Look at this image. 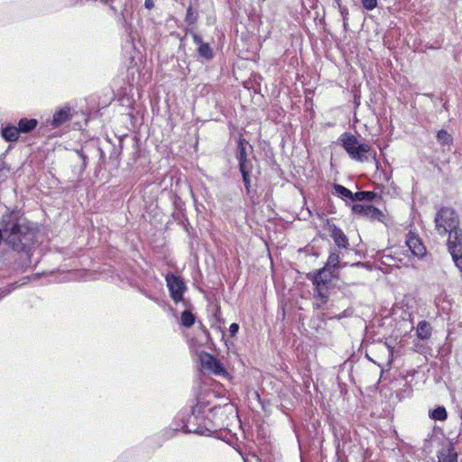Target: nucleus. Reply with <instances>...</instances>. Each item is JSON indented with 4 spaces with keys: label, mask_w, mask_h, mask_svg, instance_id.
I'll return each mask as SVG.
<instances>
[{
    "label": "nucleus",
    "mask_w": 462,
    "mask_h": 462,
    "mask_svg": "<svg viewBox=\"0 0 462 462\" xmlns=\"http://www.w3.org/2000/svg\"><path fill=\"white\" fill-rule=\"evenodd\" d=\"M223 408L219 405H210L209 402L199 399L192 408L191 414L183 426V430L187 433L210 436L216 430L213 428V420Z\"/></svg>",
    "instance_id": "f257e3e1"
},
{
    "label": "nucleus",
    "mask_w": 462,
    "mask_h": 462,
    "mask_svg": "<svg viewBox=\"0 0 462 462\" xmlns=\"http://www.w3.org/2000/svg\"><path fill=\"white\" fill-rule=\"evenodd\" d=\"M35 228L26 218H18L9 228L5 242L15 251H25L35 239Z\"/></svg>",
    "instance_id": "f03ea898"
},
{
    "label": "nucleus",
    "mask_w": 462,
    "mask_h": 462,
    "mask_svg": "<svg viewBox=\"0 0 462 462\" xmlns=\"http://www.w3.org/2000/svg\"><path fill=\"white\" fill-rule=\"evenodd\" d=\"M338 141L353 161L361 163L372 161L378 167L376 152L368 143H360L357 137L349 132L343 133Z\"/></svg>",
    "instance_id": "7ed1b4c3"
},
{
    "label": "nucleus",
    "mask_w": 462,
    "mask_h": 462,
    "mask_svg": "<svg viewBox=\"0 0 462 462\" xmlns=\"http://www.w3.org/2000/svg\"><path fill=\"white\" fill-rule=\"evenodd\" d=\"M434 224L435 231L443 237L460 228V218L454 208L442 207L435 215Z\"/></svg>",
    "instance_id": "20e7f679"
},
{
    "label": "nucleus",
    "mask_w": 462,
    "mask_h": 462,
    "mask_svg": "<svg viewBox=\"0 0 462 462\" xmlns=\"http://www.w3.org/2000/svg\"><path fill=\"white\" fill-rule=\"evenodd\" d=\"M447 248L457 268L462 272V228L448 235Z\"/></svg>",
    "instance_id": "39448f33"
},
{
    "label": "nucleus",
    "mask_w": 462,
    "mask_h": 462,
    "mask_svg": "<svg viewBox=\"0 0 462 462\" xmlns=\"http://www.w3.org/2000/svg\"><path fill=\"white\" fill-rule=\"evenodd\" d=\"M165 280L171 299L176 303L181 301L183 299V293L187 289L183 280L173 273H168Z\"/></svg>",
    "instance_id": "423d86ee"
},
{
    "label": "nucleus",
    "mask_w": 462,
    "mask_h": 462,
    "mask_svg": "<svg viewBox=\"0 0 462 462\" xmlns=\"http://www.w3.org/2000/svg\"><path fill=\"white\" fill-rule=\"evenodd\" d=\"M313 285L315 286L313 305L318 310H323L329 299L334 285L320 282H313Z\"/></svg>",
    "instance_id": "0eeeda50"
},
{
    "label": "nucleus",
    "mask_w": 462,
    "mask_h": 462,
    "mask_svg": "<svg viewBox=\"0 0 462 462\" xmlns=\"http://www.w3.org/2000/svg\"><path fill=\"white\" fill-rule=\"evenodd\" d=\"M352 211L370 220L383 221V213L379 208L371 205L354 204L352 206Z\"/></svg>",
    "instance_id": "6e6552de"
},
{
    "label": "nucleus",
    "mask_w": 462,
    "mask_h": 462,
    "mask_svg": "<svg viewBox=\"0 0 462 462\" xmlns=\"http://www.w3.org/2000/svg\"><path fill=\"white\" fill-rule=\"evenodd\" d=\"M199 358L201 365L210 373L216 375H222L226 373L222 363L212 355L202 353Z\"/></svg>",
    "instance_id": "1a4fd4ad"
},
{
    "label": "nucleus",
    "mask_w": 462,
    "mask_h": 462,
    "mask_svg": "<svg viewBox=\"0 0 462 462\" xmlns=\"http://www.w3.org/2000/svg\"><path fill=\"white\" fill-rule=\"evenodd\" d=\"M405 243L415 256L422 257L426 254V247L415 233L410 232L407 235Z\"/></svg>",
    "instance_id": "9d476101"
},
{
    "label": "nucleus",
    "mask_w": 462,
    "mask_h": 462,
    "mask_svg": "<svg viewBox=\"0 0 462 462\" xmlns=\"http://www.w3.org/2000/svg\"><path fill=\"white\" fill-rule=\"evenodd\" d=\"M72 116L71 109L69 106H65L57 110L50 121L52 127H59L63 123L69 121Z\"/></svg>",
    "instance_id": "9b49d317"
},
{
    "label": "nucleus",
    "mask_w": 462,
    "mask_h": 462,
    "mask_svg": "<svg viewBox=\"0 0 462 462\" xmlns=\"http://www.w3.org/2000/svg\"><path fill=\"white\" fill-rule=\"evenodd\" d=\"M330 236L339 249H346L349 245L348 239L344 232L335 225L329 226Z\"/></svg>",
    "instance_id": "f8f14e48"
},
{
    "label": "nucleus",
    "mask_w": 462,
    "mask_h": 462,
    "mask_svg": "<svg viewBox=\"0 0 462 462\" xmlns=\"http://www.w3.org/2000/svg\"><path fill=\"white\" fill-rule=\"evenodd\" d=\"M333 271L325 266L313 275L312 282L333 284Z\"/></svg>",
    "instance_id": "ddd939ff"
},
{
    "label": "nucleus",
    "mask_w": 462,
    "mask_h": 462,
    "mask_svg": "<svg viewBox=\"0 0 462 462\" xmlns=\"http://www.w3.org/2000/svg\"><path fill=\"white\" fill-rule=\"evenodd\" d=\"M439 462H457V454L451 446L443 447L438 455Z\"/></svg>",
    "instance_id": "4468645a"
},
{
    "label": "nucleus",
    "mask_w": 462,
    "mask_h": 462,
    "mask_svg": "<svg viewBox=\"0 0 462 462\" xmlns=\"http://www.w3.org/2000/svg\"><path fill=\"white\" fill-rule=\"evenodd\" d=\"M239 168H240V171H241V174L243 177L245 187L247 192H249L250 185H251L250 173L252 171V164L248 160H245V161L239 162Z\"/></svg>",
    "instance_id": "2eb2a0df"
},
{
    "label": "nucleus",
    "mask_w": 462,
    "mask_h": 462,
    "mask_svg": "<svg viewBox=\"0 0 462 462\" xmlns=\"http://www.w3.org/2000/svg\"><path fill=\"white\" fill-rule=\"evenodd\" d=\"M1 134L6 142H15L19 139L20 133L16 126L8 125L2 129Z\"/></svg>",
    "instance_id": "dca6fc26"
},
{
    "label": "nucleus",
    "mask_w": 462,
    "mask_h": 462,
    "mask_svg": "<svg viewBox=\"0 0 462 462\" xmlns=\"http://www.w3.org/2000/svg\"><path fill=\"white\" fill-rule=\"evenodd\" d=\"M37 125L38 121L36 119L22 118L18 122L17 128L20 134H28L32 132L33 129H35Z\"/></svg>",
    "instance_id": "f3484780"
},
{
    "label": "nucleus",
    "mask_w": 462,
    "mask_h": 462,
    "mask_svg": "<svg viewBox=\"0 0 462 462\" xmlns=\"http://www.w3.org/2000/svg\"><path fill=\"white\" fill-rule=\"evenodd\" d=\"M431 326L426 320H421L418 323L416 334L420 339H428L431 336Z\"/></svg>",
    "instance_id": "a211bd4d"
},
{
    "label": "nucleus",
    "mask_w": 462,
    "mask_h": 462,
    "mask_svg": "<svg viewBox=\"0 0 462 462\" xmlns=\"http://www.w3.org/2000/svg\"><path fill=\"white\" fill-rule=\"evenodd\" d=\"M334 190L335 194L342 199H348L350 200H353V195L354 193L346 189V187L340 185V184H335L334 185Z\"/></svg>",
    "instance_id": "6ab92c4d"
},
{
    "label": "nucleus",
    "mask_w": 462,
    "mask_h": 462,
    "mask_svg": "<svg viewBox=\"0 0 462 462\" xmlns=\"http://www.w3.org/2000/svg\"><path fill=\"white\" fill-rule=\"evenodd\" d=\"M376 197V194L373 191H357L353 195L352 201H372Z\"/></svg>",
    "instance_id": "aec40b11"
},
{
    "label": "nucleus",
    "mask_w": 462,
    "mask_h": 462,
    "mask_svg": "<svg viewBox=\"0 0 462 462\" xmlns=\"http://www.w3.org/2000/svg\"><path fill=\"white\" fill-rule=\"evenodd\" d=\"M430 417L434 420L443 421L447 419L448 413L443 406H439L430 412Z\"/></svg>",
    "instance_id": "412c9836"
},
{
    "label": "nucleus",
    "mask_w": 462,
    "mask_h": 462,
    "mask_svg": "<svg viewBox=\"0 0 462 462\" xmlns=\"http://www.w3.org/2000/svg\"><path fill=\"white\" fill-rule=\"evenodd\" d=\"M339 262H340L339 254L336 253V252H331L328 258L326 267H328L331 270H335L336 268H337L339 266Z\"/></svg>",
    "instance_id": "4be33fe9"
},
{
    "label": "nucleus",
    "mask_w": 462,
    "mask_h": 462,
    "mask_svg": "<svg viewBox=\"0 0 462 462\" xmlns=\"http://www.w3.org/2000/svg\"><path fill=\"white\" fill-rule=\"evenodd\" d=\"M181 324L186 328H190L195 323V317L189 310H184L181 314Z\"/></svg>",
    "instance_id": "5701e85b"
},
{
    "label": "nucleus",
    "mask_w": 462,
    "mask_h": 462,
    "mask_svg": "<svg viewBox=\"0 0 462 462\" xmlns=\"http://www.w3.org/2000/svg\"><path fill=\"white\" fill-rule=\"evenodd\" d=\"M438 142L442 145L449 144L452 142L451 135L445 130H440L437 134Z\"/></svg>",
    "instance_id": "b1692460"
},
{
    "label": "nucleus",
    "mask_w": 462,
    "mask_h": 462,
    "mask_svg": "<svg viewBox=\"0 0 462 462\" xmlns=\"http://www.w3.org/2000/svg\"><path fill=\"white\" fill-rule=\"evenodd\" d=\"M198 51L199 54L203 58L208 60L212 58V50L208 43L200 44V46H199Z\"/></svg>",
    "instance_id": "393cba45"
},
{
    "label": "nucleus",
    "mask_w": 462,
    "mask_h": 462,
    "mask_svg": "<svg viewBox=\"0 0 462 462\" xmlns=\"http://www.w3.org/2000/svg\"><path fill=\"white\" fill-rule=\"evenodd\" d=\"M237 160H238L239 162L247 160L246 159L245 147L244 145V141L243 140H240L239 143H238Z\"/></svg>",
    "instance_id": "a878e982"
},
{
    "label": "nucleus",
    "mask_w": 462,
    "mask_h": 462,
    "mask_svg": "<svg viewBox=\"0 0 462 462\" xmlns=\"http://www.w3.org/2000/svg\"><path fill=\"white\" fill-rule=\"evenodd\" d=\"M9 171H10V169L6 165V163L5 162H0V184L3 183L4 181H5Z\"/></svg>",
    "instance_id": "bb28decb"
},
{
    "label": "nucleus",
    "mask_w": 462,
    "mask_h": 462,
    "mask_svg": "<svg viewBox=\"0 0 462 462\" xmlns=\"http://www.w3.org/2000/svg\"><path fill=\"white\" fill-rule=\"evenodd\" d=\"M362 5L366 10H373L377 5V0H361Z\"/></svg>",
    "instance_id": "cd10ccee"
},
{
    "label": "nucleus",
    "mask_w": 462,
    "mask_h": 462,
    "mask_svg": "<svg viewBox=\"0 0 462 462\" xmlns=\"http://www.w3.org/2000/svg\"><path fill=\"white\" fill-rule=\"evenodd\" d=\"M383 347L385 348V350L387 351L388 353V365H390L393 362V347H392L391 346H389L387 343H384L383 345Z\"/></svg>",
    "instance_id": "c85d7f7f"
},
{
    "label": "nucleus",
    "mask_w": 462,
    "mask_h": 462,
    "mask_svg": "<svg viewBox=\"0 0 462 462\" xmlns=\"http://www.w3.org/2000/svg\"><path fill=\"white\" fill-rule=\"evenodd\" d=\"M239 325L237 323H232L229 327L230 337H235L238 332Z\"/></svg>",
    "instance_id": "c756f323"
},
{
    "label": "nucleus",
    "mask_w": 462,
    "mask_h": 462,
    "mask_svg": "<svg viewBox=\"0 0 462 462\" xmlns=\"http://www.w3.org/2000/svg\"><path fill=\"white\" fill-rule=\"evenodd\" d=\"M338 8L341 15L343 16V19L346 20L347 9L345 6H342L341 5H338Z\"/></svg>",
    "instance_id": "7c9ffc66"
},
{
    "label": "nucleus",
    "mask_w": 462,
    "mask_h": 462,
    "mask_svg": "<svg viewBox=\"0 0 462 462\" xmlns=\"http://www.w3.org/2000/svg\"><path fill=\"white\" fill-rule=\"evenodd\" d=\"M192 38H193L194 42L196 44H198L199 46H200V44H203L200 36H199L198 34H193Z\"/></svg>",
    "instance_id": "2f4dec72"
},
{
    "label": "nucleus",
    "mask_w": 462,
    "mask_h": 462,
    "mask_svg": "<svg viewBox=\"0 0 462 462\" xmlns=\"http://www.w3.org/2000/svg\"><path fill=\"white\" fill-rule=\"evenodd\" d=\"M10 290L9 289H1L0 290V300L5 298V296H7L9 293H10Z\"/></svg>",
    "instance_id": "473e14b6"
},
{
    "label": "nucleus",
    "mask_w": 462,
    "mask_h": 462,
    "mask_svg": "<svg viewBox=\"0 0 462 462\" xmlns=\"http://www.w3.org/2000/svg\"><path fill=\"white\" fill-rule=\"evenodd\" d=\"M186 20L189 21L190 23H193V20H192V9H191V7H189L188 9V11H187Z\"/></svg>",
    "instance_id": "72a5a7b5"
},
{
    "label": "nucleus",
    "mask_w": 462,
    "mask_h": 462,
    "mask_svg": "<svg viewBox=\"0 0 462 462\" xmlns=\"http://www.w3.org/2000/svg\"><path fill=\"white\" fill-rule=\"evenodd\" d=\"M144 5H145L146 8L152 9V6H153L152 0H145Z\"/></svg>",
    "instance_id": "f704fd0d"
},
{
    "label": "nucleus",
    "mask_w": 462,
    "mask_h": 462,
    "mask_svg": "<svg viewBox=\"0 0 462 462\" xmlns=\"http://www.w3.org/2000/svg\"><path fill=\"white\" fill-rule=\"evenodd\" d=\"M335 1L337 2V5H341V3H340L341 0H335Z\"/></svg>",
    "instance_id": "c9c22d12"
}]
</instances>
